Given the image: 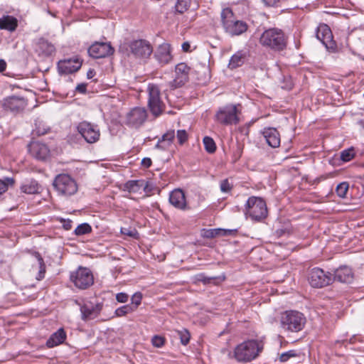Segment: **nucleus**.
<instances>
[{
	"mask_svg": "<svg viewBox=\"0 0 364 364\" xmlns=\"http://www.w3.org/2000/svg\"><path fill=\"white\" fill-rule=\"evenodd\" d=\"M355 151L353 148L345 149L341 152V159L344 162L350 161L355 156Z\"/></svg>",
	"mask_w": 364,
	"mask_h": 364,
	"instance_id": "obj_39",
	"label": "nucleus"
},
{
	"mask_svg": "<svg viewBox=\"0 0 364 364\" xmlns=\"http://www.w3.org/2000/svg\"><path fill=\"white\" fill-rule=\"evenodd\" d=\"M148 106L153 115L159 117L164 110L165 105L161 99V90L158 85L149 84L147 88Z\"/></svg>",
	"mask_w": 364,
	"mask_h": 364,
	"instance_id": "obj_7",
	"label": "nucleus"
},
{
	"mask_svg": "<svg viewBox=\"0 0 364 364\" xmlns=\"http://www.w3.org/2000/svg\"><path fill=\"white\" fill-rule=\"evenodd\" d=\"M50 129V127L45 123L43 122H38L36 123V129L33 132L36 135L42 136L49 132Z\"/></svg>",
	"mask_w": 364,
	"mask_h": 364,
	"instance_id": "obj_37",
	"label": "nucleus"
},
{
	"mask_svg": "<svg viewBox=\"0 0 364 364\" xmlns=\"http://www.w3.org/2000/svg\"><path fill=\"white\" fill-rule=\"evenodd\" d=\"M14 180L13 178L6 177L4 179H0V196L5 193L9 188V186H13Z\"/></svg>",
	"mask_w": 364,
	"mask_h": 364,
	"instance_id": "obj_40",
	"label": "nucleus"
},
{
	"mask_svg": "<svg viewBox=\"0 0 364 364\" xmlns=\"http://www.w3.org/2000/svg\"><path fill=\"white\" fill-rule=\"evenodd\" d=\"M145 188L144 181L141 180L129 181L125 183V188L129 192L137 193L141 188Z\"/></svg>",
	"mask_w": 364,
	"mask_h": 364,
	"instance_id": "obj_32",
	"label": "nucleus"
},
{
	"mask_svg": "<svg viewBox=\"0 0 364 364\" xmlns=\"http://www.w3.org/2000/svg\"><path fill=\"white\" fill-rule=\"evenodd\" d=\"M89 55L93 58H105L114 53L109 43L95 42L88 49Z\"/></svg>",
	"mask_w": 364,
	"mask_h": 364,
	"instance_id": "obj_14",
	"label": "nucleus"
},
{
	"mask_svg": "<svg viewBox=\"0 0 364 364\" xmlns=\"http://www.w3.org/2000/svg\"><path fill=\"white\" fill-rule=\"evenodd\" d=\"M136 311V306H131L130 304H127L123 306H121L115 310V314L117 316H124L128 314H131Z\"/></svg>",
	"mask_w": 364,
	"mask_h": 364,
	"instance_id": "obj_35",
	"label": "nucleus"
},
{
	"mask_svg": "<svg viewBox=\"0 0 364 364\" xmlns=\"http://www.w3.org/2000/svg\"><path fill=\"white\" fill-rule=\"evenodd\" d=\"M174 138V130L168 131L162 136L161 139L159 140L158 143L156 145V148L161 149L163 150L166 149L171 144Z\"/></svg>",
	"mask_w": 364,
	"mask_h": 364,
	"instance_id": "obj_28",
	"label": "nucleus"
},
{
	"mask_svg": "<svg viewBox=\"0 0 364 364\" xmlns=\"http://www.w3.org/2000/svg\"><path fill=\"white\" fill-rule=\"evenodd\" d=\"M221 21L225 31L232 36H239L247 30V24L240 20H237L232 9L225 8L223 9Z\"/></svg>",
	"mask_w": 364,
	"mask_h": 364,
	"instance_id": "obj_4",
	"label": "nucleus"
},
{
	"mask_svg": "<svg viewBox=\"0 0 364 364\" xmlns=\"http://www.w3.org/2000/svg\"><path fill=\"white\" fill-rule=\"evenodd\" d=\"M235 232L233 230H224V229H214L208 230L204 237L208 238L215 237L217 235H230Z\"/></svg>",
	"mask_w": 364,
	"mask_h": 364,
	"instance_id": "obj_34",
	"label": "nucleus"
},
{
	"mask_svg": "<svg viewBox=\"0 0 364 364\" xmlns=\"http://www.w3.org/2000/svg\"><path fill=\"white\" fill-rule=\"evenodd\" d=\"M316 36L326 48L333 46V34L328 25L320 24L316 28Z\"/></svg>",
	"mask_w": 364,
	"mask_h": 364,
	"instance_id": "obj_18",
	"label": "nucleus"
},
{
	"mask_svg": "<svg viewBox=\"0 0 364 364\" xmlns=\"http://www.w3.org/2000/svg\"><path fill=\"white\" fill-rule=\"evenodd\" d=\"M176 136L180 144H184L188 140V134L184 129L178 130Z\"/></svg>",
	"mask_w": 364,
	"mask_h": 364,
	"instance_id": "obj_46",
	"label": "nucleus"
},
{
	"mask_svg": "<svg viewBox=\"0 0 364 364\" xmlns=\"http://www.w3.org/2000/svg\"><path fill=\"white\" fill-rule=\"evenodd\" d=\"M182 49L183 51H186V52L188 51L190 49V44L188 42H184L182 44Z\"/></svg>",
	"mask_w": 364,
	"mask_h": 364,
	"instance_id": "obj_55",
	"label": "nucleus"
},
{
	"mask_svg": "<svg viewBox=\"0 0 364 364\" xmlns=\"http://www.w3.org/2000/svg\"><path fill=\"white\" fill-rule=\"evenodd\" d=\"M245 58L246 53L242 50H240L231 57L229 61L228 67L230 69H235L237 67H240L243 65Z\"/></svg>",
	"mask_w": 364,
	"mask_h": 364,
	"instance_id": "obj_31",
	"label": "nucleus"
},
{
	"mask_svg": "<svg viewBox=\"0 0 364 364\" xmlns=\"http://www.w3.org/2000/svg\"><path fill=\"white\" fill-rule=\"evenodd\" d=\"M28 105V100L20 95H12L4 97L1 101V107L4 110L13 114L23 112Z\"/></svg>",
	"mask_w": 364,
	"mask_h": 364,
	"instance_id": "obj_9",
	"label": "nucleus"
},
{
	"mask_svg": "<svg viewBox=\"0 0 364 364\" xmlns=\"http://www.w3.org/2000/svg\"><path fill=\"white\" fill-rule=\"evenodd\" d=\"M33 255L37 259L38 264H39V271H38V274L36 277V279L38 280H41L42 279L44 278L45 273H46V265H45L43 259L41 257V255L37 252H34L33 253Z\"/></svg>",
	"mask_w": 364,
	"mask_h": 364,
	"instance_id": "obj_33",
	"label": "nucleus"
},
{
	"mask_svg": "<svg viewBox=\"0 0 364 364\" xmlns=\"http://www.w3.org/2000/svg\"><path fill=\"white\" fill-rule=\"evenodd\" d=\"M215 119L223 125L237 124L239 117L237 106L230 104L220 107L215 113Z\"/></svg>",
	"mask_w": 364,
	"mask_h": 364,
	"instance_id": "obj_8",
	"label": "nucleus"
},
{
	"mask_svg": "<svg viewBox=\"0 0 364 364\" xmlns=\"http://www.w3.org/2000/svg\"><path fill=\"white\" fill-rule=\"evenodd\" d=\"M40 189L41 186L35 180L26 181L21 186V191L27 194L38 193Z\"/></svg>",
	"mask_w": 364,
	"mask_h": 364,
	"instance_id": "obj_30",
	"label": "nucleus"
},
{
	"mask_svg": "<svg viewBox=\"0 0 364 364\" xmlns=\"http://www.w3.org/2000/svg\"><path fill=\"white\" fill-rule=\"evenodd\" d=\"M333 281L337 280L342 283H350L353 279L352 269L347 266L338 268L333 274Z\"/></svg>",
	"mask_w": 364,
	"mask_h": 364,
	"instance_id": "obj_23",
	"label": "nucleus"
},
{
	"mask_svg": "<svg viewBox=\"0 0 364 364\" xmlns=\"http://www.w3.org/2000/svg\"><path fill=\"white\" fill-rule=\"evenodd\" d=\"M297 356V353L295 350H291L283 353L279 355V360L281 363H284L289 360L291 358H294Z\"/></svg>",
	"mask_w": 364,
	"mask_h": 364,
	"instance_id": "obj_43",
	"label": "nucleus"
},
{
	"mask_svg": "<svg viewBox=\"0 0 364 364\" xmlns=\"http://www.w3.org/2000/svg\"><path fill=\"white\" fill-rule=\"evenodd\" d=\"M66 339V333L63 328H59L53 333L46 341V346L48 348H53L63 343Z\"/></svg>",
	"mask_w": 364,
	"mask_h": 364,
	"instance_id": "obj_26",
	"label": "nucleus"
},
{
	"mask_svg": "<svg viewBox=\"0 0 364 364\" xmlns=\"http://www.w3.org/2000/svg\"><path fill=\"white\" fill-rule=\"evenodd\" d=\"M304 315L294 310L286 311L280 317L281 328L288 333H298L303 330L306 324Z\"/></svg>",
	"mask_w": 364,
	"mask_h": 364,
	"instance_id": "obj_3",
	"label": "nucleus"
},
{
	"mask_svg": "<svg viewBox=\"0 0 364 364\" xmlns=\"http://www.w3.org/2000/svg\"><path fill=\"white\" fill-rule=\"evenodd\" d=\"M263 349V343L257 340H248L236 346L234 356L239 362H250L256 358Z\"/></svg>",
	"mask_w": 364,
	"mask_h": 364,
	"instance_id": "obj_1",
	"label": "nucleus"
},
{
	"mask_svg": "<svg viewBox=\"0 0 364 364\" xmlns=\"http://www.w3.org/2000/svg\"><path fill=\"white\" fill-rule=\"evenodd\" d=\"M86 87H87L86 84H84V83L79 84L76 87V91L84 94L86 92V90H87Z\"/></svg>",
	"mask_w": 364,
	"mask_h": 364,
	"instance_id": "obj_50",
	"label": "nucleus"
},
{
	"mask_svg": "<svg viewBox=\"0 0 364 364\" xmlns=\"http://www.w3.org/2000/svg\"><path fill=\"white\" fill-rule=\"evenodd\" d=\"M63 228L67 230H70L71 229V221L70 220L65 221L63 223Z\"/></svg>",
	"mask_w": 364,
	"mask_h": 364,
	"instance_id": "obj_54",
	"label": "nucleus"
},
{
	"mask_svg": "<svg viewBox=\"0 0 364 364\" xmlns=\"http://www.w3.org/2000/svg\"><path fill=\"white\" fill-rule=\"evenodd\" d=\"M262 134L269 146L273 148H276L279 146L280 136L276 129L265 128Z\"/></svg>",
	"mask_w": 364,
	"mask_h": 364,
	"instance_id": "obj_24",
	"label": "nucleus"
},
{
	"mask_svg": "<svg viewBox=\"0 0 364 364\" xmlns=\"http://www.w3.org/2000/svg\"><path fill=\"white\" fill-rule=\"evenodd\" d=\"M129 48L132 53L139 58H149L153 52L150 43L146 40H136L130 43Z\"/></svg>",
	"mask_w": 364,
	"mask_h": 364,
	"instance_id": "obj_13",
	"label": "nucleus"
},
{
	"mask_svg": "<svg viewBox=\"0 0 364 364\" xmlns=\"http://www.w3.org/2000/svg\"><path fill=\"white\" fill-rule=\"evenodd\" d=\"M70 279L75 287L81 289H87L94 282L91 271L85 267H79L76 271L72 272Z\"/></svg>",
	"mask_w": 364,
	"mask_h": 364,
	"instance_id": "obj_11",
	"label": "nucleus"
},
{
	"mask_svg": "<svg viewBox=\"0 0 364 364\" xmlns=\"http://www.w3.org/2000/svg\"><path fill=\"white\" fill-rule=\"evenodd\" d=\"M195 279L196 282H202L203 284L218 285L225 280V277H207L204 273H200L195 276Z\"/></svg>",
	"mask_w": 364,
	"mask_h": 364,
	"instance_id": "obj_29",
	"label": "nucleus"
},
{
	"mask_svg": "<svg viewBox=\"0 0 364 364\" xmlns=\"http://www.w3.org/2000/svg\"><path fill=\"white\" fill-rule=\"evenodd\" d=\"M95 74V72L94 71V70H90L87 73V78L90 79V78L93 77Z\"/></svg>",
	"mask_w": 364,
	"mask_h": 364,
	"instance_id": "obj_56",
	"label": "nucleus"
},
{
	"mask_svg": "<svg viewBox=\"0 0 364 364\" xmlns=\"http://www.w3.org/2000/svg\"><path fill=\"white\" fill-rule=\"evenodd\" d=\"M55 50L54 46L44 38L38 39L36 45V51L39 55H50Z\"/></svg>",
	"mask_w": 364,
	"mask_h": 364,
	"instance_id": "obj_25",
	"label": "nucleus"
},
{
	"mask_svg": "<svg viewBox=\"0 0 364 364\" xmlns=\"http://www.w3.org/2000/svg\"><path fill=\"white\" fill-rule=\"evenodd\" d=\"M154 56L160 64L165 65L168 63L172 59L170 45L164 43L159 46L154 53Z\"/></svg>",
	"mask_w": 364,
	"mask_h": 364,
	"instance_id": "obj_22",
	"label": "nucleus"
},
{
	"mask_svg": "<svg viewBox=\"0 0 364 364\" xmlns=\"http://www.w3.org/2000/svg\"><path fill=\"white\" fill-rule=\"evenodd\" d=\"M129 296L127 294L124 292L118 293L116 295V299L118 302L126 303L128 301Z\"/></svg>",
	"mask_w": 364,
	"mask_h": 364,
	"instance_id": "obj_49",
	"label": "nucleus"
},
{
	"mask_svg": "<svg viewBox=\"0 0 364 364\" xmlns=\"http://www.w3.org/2000/svg\"><path fill=\"white\" fill-rule=\"evenodd\" d=\"M220 191L223 193H228L231 191L232 186L229 183L228 179L223 180L220 182Z\"/></svg>",
	"mask_w": 364,
	"mask_h": 364,
	"instance_id": "obj_47",
	"label": "nucleus"
},
{
	"mask_svg": "<svg viewBox=\"0 0 364 364\" xmlns=\"http://www.w3.org/2000/svg\"><path fill=\"white\" fill-rule=\"evenodd\" d=\"M260 43L276 51L283 50L287 43V38L282 30L272 28L265 30L260 36Z\"/></svg>",
	"mask_w": 364,
	"mask_h": 364,
	"instance_id": "obj_2",
	"label": "nucleus"
},
{
	"mask_svg": "<svg viewBox=\"0 0 364 364\" xmlns=\"http://www.w3.org/2000/svg\"><path fill=\"white\" fill-rule=\"evenodd\" d=\"M17 26L18 21L15 17L6 15L0 18V29L13 32Z\"/></svg>",
	"mask_w": 364,
	"mask_h": 364,
	"instance_id": "obj_27",
	"label": "nucleus"
},
{
	"mask_svg": "<svg viewBox=\"0 0 364 364\" xmlns=\"http://www.w3.org/2000/svg\"><path fill=\"white\" fill-rule=\"evenodd\" d=\"M146 117L147 114L144 108L135 107L128 113L127 123L132 126L138 127L145 122Z\"/></svg>",
	"mask_w": 364,
	"mask_h": 364,
	"instance_id": "obj_17",
	"label": "nucleus"
},
{
	"mask_svg": "<svg viewBox=\"0 0 364 364\" xmlns=\"http://www.w3.org/2000/svg\"><path fill=\"white\" fill-rule=\"evenodd\" d=\"M267 6H274L279 3V0H262Z\"/></svg>",
	"mask_w": 364,
	"mask_h": 364,
	"instance_id": "obj_51",
	"label": "nucleus"
},
{
	"mask_svg": "<svg viewBox=\"0 0 364 364\" xmlns=\"http://www.w3.org/2000/svg\"><path fill=\"white\" fill-rule=\"evenodd\" d=\"M308 280L311 287L322 288L331 284L333 282V278L331 273L316 267L310 271Z\"/></svg>",
	"mask_w": 364,
	"mask_h": 364,
	"instance_id": "obj_10",
	"label": "nucleus"
},
{
	"mask_svg": "<svg viewBox=\"0 0 364 364\" xmlns=\"http://www.w3.org/2000/svg\"><path fill=\"white\" fill-rule=\"evenodd\" d=\"M28 150L35 158L44 160L49 155V149L48 146L38 141H33L28 145Z\"/></svg>",
	"mask_w": 364,
	"mask_h": 364,
	"instance_id": "obj_20",
	"label": "nucleus"
},
{
	"mask_svg": "<svg viewBox=\"0 0 364 364\" xmlns=\"http://www.w3.org/2000/svg\"><path fill=\"white\" fill-rule=\"evenodd\" d=\"M349 188V185L347 182H342L339 183L336 189L337 195L340 198H345Z\"/></svg>",
	"mask_w": 364,
	"mask_h": 364,
	"instance_id": "obj_41",
	"label": "nucleus"
},
{
	"mask_svg": "<svg viewBox=\"0 0 364 364\" xmlns=\"http://www.w3.org/2000/svg\"><path fill=\"white\" fill-rule=\"evenodd\" d=\"M190 6V0H177L175 5L176 11L179 14L184 13Z\"/></svg>",
	"mask_w": 364,
	"mask_h": 364,
	"instance_id": "obj_38",
	"label": "nucleus"
},
{
	"mask_svg": "<svg viewBox=\"0 0 364 364\" xmlns=\"http://www.w3.org/2000/svg\"><path fill=\"white\" fill-rule=\"evenodd\" d=\"M178 334L180 337L181 343L184 346L187 345L190 341L189 332L184 329L182 331H178Z\"/></svg>",
	"mask_w": 364,
	"mask_h": 364,
	"instance_id": "obj_44",
	"label": "nucleus"
},
{
	"mask_svg": "<svg viewBox=\"0 0 364 364\" xmlns=\"http://www.w3.org/2000/svg\"><path fill=\"white\" fill-rule=\"evenodd\" d=\"M77 132L89 144H92L99 140L100 132L97 126L91 123L83 121L77 126Z\"/></svg>",
	"mask_w": 364,
	"mask_h": 364,
	"instance_id": "obj_12",
	"label": "nucleus"
},
{
	"mask_svg": "<svg viewBox=\"0 0 364 364\" xmlns=\"http://www.w3.org/2000/svg\"><path fill=\"white\" fill-rule=\"evenodd\" d=\"M102 309V304L100 303H85L80 306L81 318L83 321L94 319L99 316Z\"/></svg>",
	"mask_w": 364,
	"mask_h": 364,
	"instance_id": "obj_15",
	"label": "nucleus"
},
{
	"mask_svg": "<svg viewBox=\"0 0 364 364\" xmlns=\"http://www.w3.org/2000/svg\"><path fill=\"white\" fill-rule=\"evenodd\" d=\"M6 63L4 60H0V72H3L6 70Z\"/></svg>",
	"mask_w": 364,
	"mask_h": 364,
	"instance_id": "obj_53",
	"label": "nucleus"
},
{
	"mask_svg": "<svg viewBox=\"0 0 364 364\" xmlns=\"http://www.w3.org/2000/svg\"><path fill=\"white\" fill-rule=\"evenodd\" d=\"M92 231L91 226L87 223H82L79 225L75 230V233L77 235H82L90 233Z\"/></svg>",
	"mask_w": 364,
	"mask_h": 364,
	"instance_id": "obj_42",
	"label": "nucleus"
},
{
	"mask_svg": "<svg viewBox=\"0 0 364 364\" xmlns=\"http://www.w3.org/2000/svg\"><path fill=\"white\" fill-rule=\"evenodd\" d=\"M151 343L154 346L160 348L164 344V338L159 336H154L151 339Z\"/></svg>",
	"mask_w": 364,
	"mask_h": 364,
	"instance_id": "obj_48",
	"label": "nucleus"
},
{
	"mask_svg": "<svg viewBox=\"0 0 364 364\" xmlns=\"http://www.w3.org/2000/svg\"><path fill=\"white\" fill-rule=\"evenodd\" d=\"M203 144L205 149L210 154L214 153L216 150V145L214 140L210 136H205L203 138Z\"/></svg>",
	"mask_w": 364,
	"mask_h": 364,
	"instance_id": "obj_36",
	"label": "nucleus"
},
{
	"mask_svg": "<svg viewBox=\"0 0 364 364\" xmlns=\"http://www.w3.org/2000/svg\"><path fill=\"white\" fill-rule=\"evenodd\" d=\"M169 202L176 208L186 210L187 203L184 192L181 189H175L169 194Z\"/></svg>",
	"mask_w": 364,
	"mask_h": 364,
	"instance_id": "obj_19",
	"label": "nucleus"
},
{
	"mask_svg": "<svg viewBox=\"0 0 364 364\" xmlns=\"http://www.w3.org/2000/svg\"><path fill=\"white\" fill-rule=\"evenodd\" d=\"M53 186L60 195L70 196L77 191L75 181L68 174L57 176L53 181Z\"/></svg>",
	"mask_w": 364,
	"mask_h": 364,
	"instance_id": "obj_6",
	"label": "nucleus"
},
{
	"mask_svg": "<svg viewBox=\"0 0 364 364\" xmlns=\"http://www.w3.org/2000/svg\"><path fill=\"white\" fill-rule=\"evenodd\" d=\"M190 68L184 63H181L176 66V77L172 82V87L176 88L184 85L188 80Z\"/></svg>",
	"mask_w": 364,
	"mask_h": 364,
	"instance_id": "obj_16",
	"label": "nucleus"
},
{
	"mask_svg": "<svg viewBox=\"0 0 364 364\" xmlns=\"http://www.w3.org/2000/svg\"><path fill=\"white\" fill-rule=\"evenodd\" d=\"M81 65L78 59H68L59 62L58 70L63 74H70L77 72Z\"/></svg>",
	"mask_w": 364,
	"mask_h": 364,
	"instance_id": "obj_21",
	"label": "nucleus"
},
{
	"mask_svg": "<svg viewBox=\"0 0 364 364\" xmlns=\"http://www.w3.org/2000/svg\"><path fill=\"white\" fill-rule=\"evenodd\" d=\"M142 299V294L141 292H136L133 294L132 296L131 301L132 303L130 304L131 306H136V309L138 308V306L140 305Z\"/></svg>",
	"mask_w": 364,
	"mask_h": 364,
	"instance_id": "obj_45",
	"label": "nucleus"
},
{
	"mask_svg": "<svg viewBox=\"0 0 364 364\" xmlns=\"http://www.w3.org/2000/svg\"><path fill=\"white\" fill-rule=\"evenodd\" d=\"M268 210L266 202L260 197L251 196L245 204V215L251 220L260 222L267 216Z\"/></svg>",
	"mask_w": 364,
	"mask_h": 364,
	"instance_id": "obj_5",
	"label": "nucleus"
},
{
	"mask_svg": "<svg viewBox=\"0 0 364 364\" xmlns=\"http://www.w3.org/2000/svg\"><path fill=\"white\" fill-rule=\"evenodd\" d=\"M141 165L144 167V168H149L151 166V160L150 158H144L142 160H141Z\"/></svg>",
	"mask_w": 364,
	"mask_h": 364,
	"instance_id": "obj_52",
	"label": "nucleus"
}]
</instances>
